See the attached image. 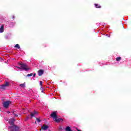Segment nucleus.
<instances>
[{
    "instance_id": "obj_1",
    "label": "nucleus",
    "mask_w": 131,
    "mask_h": 131,
    "mask_svg": "<svg viewBox=\"0 0 131 131\" xmlns=\"http://www.w3.org/2000/svg\"><path fill=\"white\" fill-rule=\"evenodd\" d=\"M19 65L20 66V67H16L17 68H18L19 69H23V70H25V71H28V70H30V68H29V67L26 63L21 62L19 63Z\"/></svg>"
},
{
    "instance_id": "obj_2",
    "label": "nucleus",
    "mask_w": 131,
    "mask_h": 131,
    "mask_svg": "<svg viewBox=\"0 0 131 131\" xmlns=\"http://www.w3.org/2000/svg\"><path fill=\"white\" fill-rule=\"evenodd\" d=\"M9 128H11V131H20L19 127L17 126L16 125L14 126H9Z\"/></svg>"
},
{
    "instance_id": "obj_3",
    "label": "nucleus",
    "mask_w": 131,
    "mask_h": 131,
    "mask_svg": "<svg viewBox=\"0 0 131 131\" xmlns=\"http://www.w3.org/2000/svg\"><path fill=\"white\" fill-rule=\"evenodd\" d=\"M58 112L57 111L53 112L50 115L51 117L52 118H53V119H56V118H58V115L57 114Z\"/></svg>"
},
{
    "instance_id": "obj_4",
    "label": "nucleus",
    "mask_w": 131,
    "mask_h": 131,
    "mask_svg": "<svg viewBox=\"0 0 131 131\" xmlns=\"http://www.w3.org/2000/svg\"><path fill=\"white\" fill-rule=\"evenodd\" d=\"M10 104H11V101H5L3 103V107L6 108H9V106H10Z\"/></svg>"
},
{
    "instance_id": "obj_5",
    "label": "nucleus",
    "mask_w": 131,
    "mask_h": 131,
    "mask_svg": "<svg viewBox=\"0 0 131 131\" xmlns=\"http://www.w3.org/2000/svg\"><path fill=\"white\" fill-rule=\"evenodd\" d=\"M48 128H49V126L46 124H43L41 127V129H42V130H47V129H48Z\"/></svg>"
},
{
    "instance_id": "obj_6",
    "label": "nucleus",
    "mask_w": 131,
    "mask_h": 131,
    "mask_svg": "<svg viewBox=\"0 0 131 131\" xmlns=\"http://www.w3.org/2000/svg\"><path fill=\"white\" fill-rule=\"evenodd\" d=\"M45 72V71L43 70H39L38 71V75L39 76H41L42 74H43V73Z\"/></svg>"
},
{
    "instance_id": "obj_7",
    "label": "nucleus",
    "mask_w": 131,
    "mask_h": 131,
    "mask_svg": "<svg viewBox=\"0 0 131 131\" xmlns=\"http://www.w3.org/2000/svg\"><path fill=\"white\" fill-rule=\"evenodd\" d=\"M14 121H15V120H9V124H11V125H12V126H14V125H15V124H14Z\"/></svg>"
},
{
    "instance_id": "obj_8",
    "label": "nucleus",
    "mask_w": 131,
    "mask_h": 131,
    "mask_svg": "<svg viewBox=\"0 0 131 131\" xmlns=\"http://www.w3.org/2000/svg\"><path fill=\"white\" fill-rule=\"evenodd\" d=\"M30 114H31L30 115V116H31V117H33L34 115H35V114H37V112L34 111L33 113L31 112Z\"/></svg>"
},
{
    "instance_id": "obj_9",
    "label": "nucleus",
    "mask_w": 131,
    "mask_h": 131,
    "mask_svg": "<svg viewBox=\"0 0 131 131\" xmlns=\"http://www.w3.org/2000/svg\"><path fill=\"white\" fill-rule=\"evenodd\" d=\"M61 120L62 121H63V120H63V119H62V118H56L55 120V121L56 122H57V123H59V122H61Z\"/></svg>"
},
{
    "instance_id": "obj_10",
    "label": "nucleus",
    "mask_w": 131,
    "mask_h": 131,
    "mask_svg": "<svg viewBox=\"0 0 131 131\" xmlns=\"http://www.w3.org/2000/svg\"><path fill=\"white\" fill-rule=\"evenodd\" d=\"M6 88L7 87L6 86V85L5 84L0 85V89L1 90H6Z\"/></svg>"
},
{
    "instance_id": "obj_11",
    "label": "nucleus",
    "mask_w": 131,
    "mask_h": 131,
    "mask_svg": "<svg viewBox=\"0 0 131 131\" xmlns=\"http://www.w3.org/2000/svg\"><path fill=\"white\" fill-rule=\"evenodd\" d=\"M66 131H73L72 130H71V128H70V126H67L66 129H65Z\"/></svg>"
},
{
    "instance_id": "obj_12",
    "label": "nucleus",
    "mask_w": 131,
    "mask_h": 131,
    "mask_svg": "<svg viewBox=\"0 0 131 131\" xmlns=\"http://www.w3.org/2000/svg\"><path fill=\"white\" fill-rule=\"evenodd\" d=\"M95 6L97 9H100V8H102V7L100 6L99 4H95Z\"/></svg>"
},
{
    "instance_id": "obj_13",
    "label": "nucleus",
    "mask_w": 131,
    "mask_h": 131,
    "mask_svg": "<svg viewBox=\"0 0 131 131\" xmlns=\"http://www.w3.org/2000/svg\"><path fill=\"white\" fill-rule=\"evenodd\" d=\"M0 32H1V33L4 32V26H2L0 28Z\"/></svg>"
},
{
    "instance_id": "obj_14",
    "label": "nucleus",
    "mask_w": 131,
    "mask_h": 131,
    "mask_svg": "<svg viewBox=\"0 0 131 131\" xmlns=\"http://www.w3.org/2000/svg\"><path fill=\"white\" fill-rule=\"evenodd\" d=\"M14 48H16L17 49H18L19 50V49H20V45H19V44H16L14 46Z\"/></svg>"
},
{
    "instance_id": "obj_15",
    "label": "nucleus",
    "mask_w": 131,
    "mask_h": 131,
    "mask_svg": "<svg viewBox=\"0 0 131 131\" xmlns=\"http://www.w3.org/2000/svg\"><path fill=\"white\" fill-rule=\"evenodd\" d=\"M4 85L7 87V86H10V82H6Z\"/></svg>"
},
{
    "instance_id": "obj_16",
    "label": "nucleus",
    "mask_w": 131,
    "mask_h": 131,
    "mask_svg": "<svg viewBox=\"0 0 131 131\" xmlns=\"http://www.w3.org/2000/svg\"><path fill=\"white\" fill-rule=\"evenodd\" d=\"M25 84H26V83L24 82V83L23 84H20L19 85L20 86H21V88H25Z\"/></svg>"
},
{
    "instance_id": "obj_17",
    "label": "nucleus",
    "mask_w": 131,
    "mask_h": 131,
    "mask_svg": "<svg viewBox=\"0 0 131 131\" xmlns=\"http://www.w3.org/2000/svg\"><path fill=\"white\" fill-rule=\"evenodd\" d=\"M120 60H121V57L119 56L116 58V61H120Z\"/></svg>"
},
{
    "instance_id": "obj_18",
    "label": "nucleus",
    "mask_w": 131,
    "mask_h": 131,
    "mask_svg": "<svg viewBox=\"0 0 131 131\" xmlns=\"http://www.w3.org/2000/svg\"><path fill=\"white\" fill-rule=\"evenodd\" d=\"M36 120L37 122H40V121H41V120H40L37 118H36Z\"/></svg>"
},
{
    "instance_id": "obj_19",
    "label": "nucleus",
    "mask_w": 131,
    "mask_h": 131,
    "mask_svg": "<svg viewBox=\"0 0 131 131\" xmlns=\"http://www.w3.org/2000/svg\"><path fill=\"white\" fill-rule=\"evenodd\" d=\"M32 75H33V73H31V74H29L27 75V76H32Z\"/></svg>"
},
{
    "instance_id": "obj_20",
    "label": "nucleus",
    "mask_w": 131,
    "mask_h": 131,
    "mask_svg": "<svg viewBox=\"0 0 131 131\" xmlns=\"http://www.w3.org/2000/svg\"><path fill=\"white\" fill-rule=\"evenodd\" d=\"M11 17L12 18V19H13V20H14V19H15V15H11Z\"/></svg>"
},
{
    "instance_id": "obj_21",
    "label": "nucleus",
    "mask_w": 131,
    "mask_h": 131,
    "mask_svg": "<svg viewBox=\"0 0 131 131\" xmlns=\"http://www.w3.org/2000/svg\"><path fill=\"white\" fill-rule=\"evenodd\" d=\"M13 114L15 117H18V115L15 114V113H13Z\"/></svg>"
},
{
    "instance_id": "obj_22",
    "label": "nucleus",
    "mask_w": 131,
    "mask_h": 131,
    "mask_svg": "<svg viewBox=\"0 0 131 131\" xmlns=\"http://www.w3.org/2000/svg\"><path fill=\"white\" fill-rule=\"evenodd\" d=\"M40 85H42V81H40Z\"/></svg>"
},
{
    "instance_id": "obj_23",
    "label": "nucleus",
    "mask_w": 131,
    "mask_h": 131,
    "mask_svg": "<svg viewBox=\"0 0 131 131\" xmlns=\"http://www.w3.org/2000/svg\"><path fill=\"white\" fill-rule=\"evenodd\" d=\"M35 75H36V74L35 73H34V74H33V76L34 77H35Z\"/></svg>"
},
{
    "instance_id": "obj_24",
    "label": "nucleus",
    "mask_w": 131,
    "mask_h": 131,
    "mask_svg": "<svg viewBox=\"0 0 131 131\" xmlns=\"http://www.w3.org/2000/svg\"><path fill=\"white\" fill-rule=\"evenodd\" d=\"M59 129H60V130H62V129H63V128H62V127H60Z\"/></svg>"
},
{
    "instance_id": "obj_25",
    "label": "nucleus",
    "mask_w": 131,
    "mask_h": 131,
    "mask_svg": "<svg viewBox=\"0 0 131 131\" xmlns=\"http://www.w3.org/2000/svg\"><path fill=\"white\" fill-rule=\"evenodd\" d=\"M76 129L77 131H81V130L78 129V128H76Z\"/></svg>"
},
{
    "instance_id": "obj_26",
    "label": "nucleus",
    "mask_w": 131,
    "mask_h": 131,
    "mask_svg": "<svg viewBox=\"0 0 131 131\" xmlns=\"http://www.w3.org/2000/svg\"><path fill=\"white\" fill-rule=\"evenodd\" d=\"M35 124H36V122H35Z\"/></svg>"
}]
</instances>
